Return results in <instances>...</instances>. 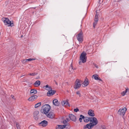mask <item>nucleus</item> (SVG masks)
Segmentation results:
<instances>
[{"label":"nucleus","instance_id":"1","mask_svg":"<svg viewBox=\"0 0 129 129\" xmlns=\"http://www.w3.org/2000/svg\"><path fill=\"white\" fill-rule=\"evenodd\" d=\"M86 55L87 54L84 51L81 54L79 62V64H81L82 62L83 63L86 62L87 60Z\"/></svg>","mask_w":129,"mask_h":129},{"label":"nucleus","instance_id":"2","mask_svg":"<svg viewBox=\"0 0 129 129\" xmlns=\"http://www.w3.org/2000/svg\"><path fill=\"white\" fill-rule=\"evenodd\" d=\"M77 39L80 43H82L83 41V33L82 31H80L76 36Z\"/></svg>","mask_w":129,"mask_h":129},{"label":"nucleus","instance_id":"3","mask_svg":"<svg viewBox=\"0 0 129 129\" xmlns=\"http://www.w3.org/2000/svg\"><path fill=\"white\" fill-rule=\"evenodd\" d=\"M4 23L5 24L8 25V26H13V24L12 23L11 21H10L8 18H3L2 19Z\"/></svg>","mask_w":129,"mask_h":129},{"label":"nucleus","instance_id":"4","mask_svg":"<svg viewBox=\"0 0 129 129\" xmlns=\"http://www.w3.org/2000/svg\"><path fill=\"white\" fill-rule=\"evenodd\" d=\"M80 117L79 118V120L80 122L82 121V119H83L84 121L85 122H88L89 121L90 122L91 117H84V116L82 115H80Z\"/></svg>","mask_w":129,"mask_h":129},{"label":"nucleus","instance_id":"5","mask_svg":"<svg viewBox=\"0 0 129 129\" xmlns=\"http://www.w3.org/2000/svg\"><path fill=\"white\" fill-rule=\"evenodd\" d=\"M43 111L44 113L46 115L47 114L51 109L50 106L48 104H46L43 106Z\"/></svg>","mask_w":129,"mask_h":129},{"label":"nucleus","instance_id":"6","mask_svg":"<svg viewBox=\"0 0 129 129\" xmlns=\"http://www.w3.org/2000/svg\"><path fill=\"white\" fill-rule=\"evenodd\" d=\"M127 110V108L125 107L123 108H120L118 111V114L119 115L123 116L125 115Z\"/></svg>","mask_w":129,"mask_h":129},{"label":"nucleus","instance_id":"7","mask_svg":"<svg viewBox=\"0 0 129 129\" xmlns=\"http://www.w3.org/2000/svg\"><path fill=\"white\" fill-rule=\"evenodd\" d=\"M81 85L80 80L78 79H77L75 82L74 87L75 89H77L80 87Z\"/></svg>","mask_w":129,"mask_h":129},{"label":"nucleus","instance_id":"8","mask_svg":"<svg viewBox=\"0 0 129 129\" xmlns=\"http://www.w3.org/2000/svg\"><path fill=\"white\" fill-rule=\"evenodd\" d=\"M90 122L94 126L96 125L98 123V121L96 118L95 117H91Z\"/></svg>","mask_w":129,"mask_h":129},{"label":"nucleus","instance_id":"9","mask_svg":"<svg viewBox=\"0 0 129 129\" xmlns=\"http://www.w3.org/2000/svg\"><path fill=\"white\" fill-rule=\"evenodd\" d=\"M46 115L48 118L51 119H53L55 117L54 113L52 111H50Z\"/></svg>","mask_w":129,"mask_h":129},{"label":"nucleus","instance_id":"10","mask_svg":"<svg viewBox=\"0 0 129 129\" xmlns=\"http://www.w3.org/2000/svg\"><path fill=\"white\" fill-rule=\"evenodd\" d=\"M98 15V14H97V12H96V14L95 15V17L94 19V21L93 24V26L94 28H95V27L97 24L99 20Z\"/></svg>","mask_w":129,"mask_h":129},{"label":"nucleus","instance_id":"11","mask_svg":"<svg viewBox=\"0 0 129 129\" xmlns=\"http://www.w3.org/2000/svg\"><path fill=\"white\" fill-rule=\"evenodd\" d=\"M94 126L90 122V123L89 124H87L86 125H84L83 126V128L84 129H86L87 128L90 129L92 128Z\"/></svg>","mask_w":129,"mask_h":129},{"label":"nucleus","instance_id":"12","mask_svg":"<svg viewBox=\"0 0 129 129\" xmlns=\"http://www.w3.org/2000/svg\"><path fill=\"white\" fill-rule=\"evenodd\" d=\"M38 97V96L36 95H32L29 98L28 100L29 101L33 102L35 101Z\"/></svg>","mask_w":129,"mask_h":129},{"label":"nucleus","instance_id":"13","mask_svg":"<svg viewBox=\"0 0 129 129\" xmlns=\"http://www.w3.org/2000/svg\"><path fill=\"white\" fill-rule=\"evenodd\" d=\"M48 124V122L45 120L41 121L39 123V125L41 126H42L43 127H45Z\"/></svg>","mask_w":129,"mask_h":129},{"label":"nucleus","instance_id":"14","mask_svg":"<svg viewBox=\"0 0 129 129\" xmlns=\"http://www.w3.org/2000/svg\"><path fill=\"white\" fill-rule=\"evenodd\" d=\"M56 92V91L55 90H49L47 92V95L48 96H50L54 95Z\"/></svg>","mask_w":129,"mask_h":129},{"label":"nucleus","instance_id":"15","mask_svg":"<svg viewBox=\"0 0 129 129\" xmlns=\"http://www.w3.org/2000/svg\"><path fill=\"white\" fill-rule=\"evenodd\" d=\"M69 117L70 119L73 121L75 122L76 120V117L72 114H69Z\"/></svg>","mask_w":129,"mask_h":129},{"label":"nucleus","instance_id":"16","mask_svg":"<svg viewBox=\"0 0 129 129\" xmlns=\"http://www.w3.org/2000/svg\"><path fill=\"white\" fill-rule=\"evenodd\" d=\"M39 113V112L37 111H35L34 113V118L36 120H37L38 119V115Z\"/></svg>","mask_w":129,"mask_h":129},{"label":"nucleus","instance_id":"17","mask_svg":"<svg viewBox=\"0 0 129 129\" xmlns=\"http://www.w3.org/2000/svg\"><path fill=\"white\" fill-rule=\"evenodd\" d=\"M69 100H67L66 101H64L62 102L61 103L63 106H70V104L68 102Z\"/></svg>","mask_w":129,"mask_h":129},{"label":"nucleus","instance_id":"18","mask_svg":"<svg viewBox=\"0 0 129 129\" xmlns=\"http://www.w3.org/2000/svg\"><path fill=\"white\" fill-rule=\"evenodd\" d=\"M88 114L90 116L93 117L95 115L94 111L92 110H90L88 111Z\"/></svg>","mask_w":129,"mask_h":129},{"label":"nucleus","instance_id":"19","mask_svg":"<svg viewBox=\"0 0 129 129\" xmlns=\"http://www.w3.org/2000/svg\"><path fill=\"white\" fill-rule=\"evenodd\" d=\"M37 93V91L36 89H31L30 91V95H35V94H36Z\"/></svg>","mask_w":129,"mask_h":129},{"label":"nucleus","instance_id":"20","mask_svg":"<svg viewBox=\"0 0 129 129\" xmlns=\"http://www.w3.org/2000/svg\"><path fill=\"white\" fill-rule=\"evenodd\" d=\"M92 77L95 80H99L101 81H102V80L99 77V76L98 75H93Z\"/></svg>","mask_w":129,"mask_h":129},{"label":"nucleus","instance_id":"21","mask_svg":"<svg viewBox=\"0 0 129 129\" xmlns=\"http://www.w3.org/2000/svg\"><path fill=\"white\" fill-rule=\"evenodd\" d=\"M53 103L54 105L57 106H58L59 104V103L58 102L57 100L56 99L53 100Z\"/></svg>","mask_w":129,"mask_h":129},{"label":"nucleus","instance_id":"22","mask_svg":"<svg viewBox=\"0 0 129 129\" xmlns=\"http://www.w3.org/2000/svg\"><path fill=\"white\" fill-rule=\"evenodd\" d=\"M127 92L129 93V89L127 88L125 91L122 92L121 93V94L122 96H124L126 94V93Z\"/></svg>","mask_w":129,"mask_h":129},{"label":"nucleus","instance_id":"23","mask_svg":"<svg viewBox=\"0 0 129 129\" xmlns=\"http://www.w3.org/2000/svg\"><path fill=\"white\" fill-rule=\"evenodd\" d=\"M44 88L45 87L46 88H45V89L49 91V90H51L52 89V88L51 86H49L48 85H46V86H44L43 87Z\"/></svg>","mask_w":129,"mask_h":129},{"label":"nucleus","instance_id":"24","mask_svg":"<svg viewBox=\"0 0 129 129\" xmlns=\"http://www.w3.org/2000/svg\"><path fill=\"white\" fill-rule=\"evenodd\" d=\"M64 126L63 125H57L56 127V129H63L64 128Z\"/></svg>","mask_w":129,"mask_h":129},{"label":"nucleus","instance_id":"25","mask_svg":"<svg viewBox=\"0 0 129 129\" xmlns=\"http://www.w3.org/2000/svg\"><path fill=\"white\" fill-rule=\"evenodd\" d=\"M64 127V128H66L67 129H69L71 127L70 124L69 123H67L66 124L63 125Z\"/></svg>","mask_w":129,"mask_h":129},{"label":"nucleus","instance_id":"26","mask_svg":"<svg viewBox=\"0 0 129 129\" xmlns=\"http://www.w3.org/2000/svg\"><path fill=\"white\" fill-rule=\"evenodd\" d=\"M40 81L39 80L37 81L34 83V85L37 86H38L40 85Z\"/></svg>","mask_w":129,"mask_h":129},{"label":"nucleus","instance_id":"27","mask_svg":"<svg viewBox=\"0 0 129 129\" xmlns=\"http://www.w3.org/2000/svg\"><path fill=\"white\" fill-rule=\"evenodd\" d=\"M84 86H86L88 84L89 82L88 80H85L83 83Z\"/></svg>","mask_w":129,"mask_h":129},{"label":"nucleus","instance_id":"28","mask_svg":"<svg viewBox=\"0 0 129 129\" xmlns=\"http://www.w3.org/2000/svg\"><path fill=\"white\" fill-rule=\"evenodd\" d=\"M74 70V69L73 68L72 63L70 65V67L69 68V71L71 72H72Z\"/></svg>","mask_w":129,"mask_h":129},{"label":"nucleus","instance_id":"29","mask_svg":"<svg viewBox=\"0 0 129 129\" xmlns=\"http://www.w3.org/2000/svg\"><path fill=\"white\" fill-rule=\"evenodd\" d=\"M70 120L69 119L67 118L66 120H64L63 121H62V122L63 124H66L67 123L68 121H69Z\"/></svg>","mask_w":129,"mask_h":129},{"label":"nucleus","instance_id":"30","mask_svg":"<svg viewBox=\"0 0 129 129\" xmlns=\"http://www.w3.org/2000/svg\"><path fill=\"white\" fill-rule=\"evenodd\" d=\"M41 104V102L38 103L36 104L35 106V108H37L40 106Z\"/></svg>","mask_w":129,"mask_h":129},{"label":"nucleus","instance_id":"31","mask_svg":"<svg viewBox=\"0 0 129 129\" xmlns=\"http://www.w3.org/2000/svg\"><path fill=\"white\" fill-rule=\"evenodd\" d=\"M16 126L17 129H20V126L18 122H16Z\"/></svg>","mask_w":129,"mask_h":129},{"label":"nucleus","instance_id":"32","mask_svg":"<svg viewBox=\"0 0 129 129\" xmlns=\"http://www.w3.org/2000/svg\"><path fill=\"white\" fill-rule=\"evenodd\" d=\"M38 73H30L28 74V75L31 76H34L35 75H36L38 74Z\"/></svg>","mask_w":129,"mask_h":129},{"label":"nucleus","instance_id":"33","mask_svg":"<svg viewBox=\"0 0 129 129\" xmlns=\"http://www.w3.org/2000/svg\"><path fill=\"white\" fill-rule=\"evenodd\" d=\"M36 59L35 58H30L28 59H26V60H27V61H31L32 60H36Z\"/></svg>","mask_w":129,"mask_h":129},{"label":"nucleus","instance_id":"34","mask_svg":"<svg viewBox=\"0 0 129 129\" xmlns=\"http://www.w3.org/2000/svg\"><path fill=\"white\" fill-rule=\"evenodd\" d=\"M76 93L77 95H79V97H80L81 96V94L79 91H78L76 92Z\"/></svg>","mask_w":129,"mask_h":129},{"label":"nucleus","instance_id":"35","mask_svg":"<svg viewBox=\"0 0 129 129\" xmlns=\"http://www.w3.org/2000/svg\"><path fill=\"white\" fill-rule=\"evenodd\" d=\"M79 111V109L78 108H76V109H74V111L75 112H77Z\"/></svg>","mask_w":129,"mask_h":129},{"label":"nucleus","instance_id":"36","mask_svg":"<svg viewBox=\"0 0 129 129\" xmlns=\"http://www.w3.org/2000/svg\"><path fill=\"white\" fill-rule=\"evenodd\" d=\"M101 128L102 129H107V128L104 125H102Z\"/></svg>","mask_w":129,"mask_h":129},{"label":"nucleus","instance_id":"37","mask_svg":"<svg viewBox=\"0 0 129 129\" xmlns=\"http://www.w3.org/2000/svg\"><path fill=\"white\" fill-rule=\"evenodd\" d=\"M26 60V59H24L23 60V61H22V62H23V63H25L26 62H27V60Z\"/></svg>","mask_w":129,"mask_h":129},{"label":"nucleus","instance_id":"38","mask_svg":"<svg viewBox=\"0 0 129 129\" xmlns=\"http://www.w3.org/2000/svg\"><path fill=\"white\" fill-rule=\"evenodd\" d=\"M51 60V58H49V57L47 59V61H49V60Z\"/></svg>","mask_w":129,"mask_h":129},{"label":"nucleus","instance_id":"39","mask_svg":"<svg viewBox=\"0 0 129 129\" xmlns=\"http://www.w3.org/2000/svg\"><path fill=\"white\" fill-rule=\"evenodd\" d=\"M94 66L96 67V68H98V66H97L96 64H94Z\"/></svg>","mask_w":129,"mask_h":129},{"label":"nucleus","instance_id":"40","mask_svg":"<svg viewBox=\"0 0 129 129\" xmlns=\"http://www.w3.org/2000/svg\"><path fill=\"white\" fill-rule=\"evenodd\" d=\"M11 96L12 98H13V99H14V95H11Z\"/></svg>","mask_w":129,"mask_h":129},{"label":"nucleus","instance_id":"41","mask_svg":"<svg viewBox=\"0 0 129 129\" xmlns=\"http://www.w3.org/2000/svg\"><path fill=\"white\" fill-rule=\"evenodd\" d=\"M123 119H124V122L125 123V119H124V117H123Z\"/></svg>","mask_w":129,"mask_h":129},{"label":"nucleus","instance_id":"42","mask_svg":"<svg viewBox=\"0 0 129 129\" xmlns=\"http://www.w3.org/2000/svg\"><path fill=\"white\" fill-rule=\"evenodd\" d=\"M56 84H57V83L56 82Z\"/></svg>","mask_w":129,"mask_h":129},{"label":"nucleus","instance_id":"43","mask_svg":"<svg viewBox=\"0 0 129 129\" xmlns=\"http://www.w3.org/2000/svg\"><path fill=\"white\" fill-rule=\"evenodd\" d=\"M22 36H21V37H22Z\"/></svg>","mask_w":129,"mask_h":129}]
</instances>
